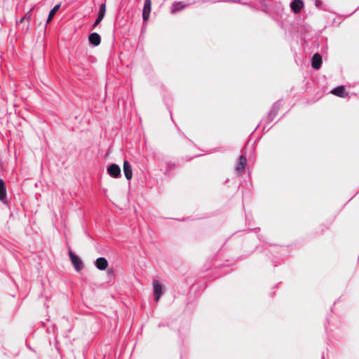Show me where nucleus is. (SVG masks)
<instances>
[{"mask_svg":"<svg viewBox=\"0 0 359 359\" xmlns=\"http://www.w3.org/2000/svg\"><path fill=\"white\" fill-rule=\"evenodd\" d=\"M246 164H247V159H246L245 156H244L243 155H241L239 158V162H238V165L236 168V170L238 173L242 172L244 170Z\"/></svg>","mask_w":359,"mask_h":359,"instance_id":"9d476101","label":"nucleus"},{"mask_svg":"<svg viewBox=\"0 0 359 359\" xmlns=\"http://www.w3.org/2000/svg\"><path fill=\"white\" fill-rule=\"evenodd\" d=\"M105 13H106V5H105V4H102L100 6L98 17L100 18L103 19L105 15Z\"/></svg>","mask_w":359,"mask_h":359,"instance_id":"2eb2a0df","label":"nucleus"},{"mask_svg":"<svg viewBox=\"0 0 359 359\" xmlns=\"http://www.w3.org/2000/svg\"><path fill=\"white\" fill-rule=\"evenodd\" d=\"M6 196L7 194L5 182L3 180L0 179V201L4 203H7Z\"/></svg>","mask_w":359,"mask_h":359,"instance_id":"6e6552de","label":"nucleus"},{"mask_svg":"<svg viewBox=\"0 0 359 359\" xmlns=\"http://www.w3.org/2000/svg\"><path fill=\"white\" fill-rule=\"evenodd\" d=\"M95 265L99 270L104 271L108 266V262L104 257H99L95 260Z\"/></svg>","mask_w":359,"mask_h":359,"instance_id":"0eeeda50","label":"nucleus"},{"mask_svg":"<svg viewBox=\"0 0 359 359\" xmlns=\"http://www.w3.org/2000/svg\"><path fill=\"white\" fill-rule=\"evenodd\" d=\"M151 10V0H145L142 11V18L144 21H147L150 16Z\"/></svg>","mask_w":359,"mask_h":359,"instance_id":"7ed1b4c3","label":"nucleus"},{"mask_svg":"<svg viewBox=\"0 0 359 359\" xmlns=\"http://www.w3.org/2000/svg\"><path fill=\"white\" fill-rule=\"evenodd\" d=\"M322 65V57L319 53H316L313 55L312 57L311 65L312 67L315 69H318L320 68Z\"/></svg>","mask_w":359,"mask_h":359,"instance_id":"423d86ee","label":"nucleus"},{"mask_svg":"<svg viewBox=\"0 0 359 359\" xmlns=\"http://www.w3.org/2000/svg\"><path fill=\"white\" fill-rule=\"evenodd\" d=\"M331 93L338 97H345L346 95H345V88L343 86H340L334 88Z\"/></svg>","mask_w":359,"mask_h":359,"instance_id":"f8f14e48","label":"nucleus"},{"mask_svg":"<svg viewBox=\"0 0 359 359\" xmlns=\"http://www.w3.org/2000/svg\"><path fill=\"white\" fill-rule=\"evenodd\" d=\"M123 168L126 178L128 180H130L133 177V170L130 163L128 161H125L123 162Z\"/></svg>","mask_w":359,"mask_h":359,"instance_id":"39448f33","label":"nucleus"},{"mask_svg":"<svg viewBox=\"0 0 359 359\" xmlns=\"http://www.w3.org/2000/svg\"><path fill=\"white\" fill-rule=\"evenodd\" d=\"M101 38L97 33H93L89 36V42L93 46H98L100 43Z\"/></svg>","mask_w":359,"mask_h":359,"instance_id":"9b49d317","label":"nucleus"},{"mask_svg":"<svg viewBox=\"0 0 359 359\" xmlns=\"http://www.w3.org/2000/svg\"><path fill=\"white\" fill-rule=\"evenodd\" d=\"M102 20V18H100L99 17H97V20H95V23H94V25H93V26H94V27L97 26V25L100 23V22H101Z\"/></svg>","mask_w":359,"mask_h":359,"instance_id":"f3484780","label":"nucleus"},{"mask_svg":"<svg viewBox=\"0 0 359 359\" xmlns=\"http://www.w3.org/2000/svg\"><path fill=\"white\" fill-rule=\"evenodd\" d=\"M60 8V4H57L55 6H54V8L50 11L48 19H47V23H49L52 20L53 18L54 17V15H55V13H57V11L59 10Z\"/></svg>","mask_w":359,"mask_h":359,"instance_id":"4468645a","label":"nucleus"},{"mask_svg":"<svg viewBox=\"0 0 359 359\" xmlns=\"http://www.w3.org/2000/svg\"><path fill=\"white\" fill-rule=\"evenodd\" d=\"M27 19V20H30V15L29 13L26 14L23 18H22L20 20V22H23L24 20Z\"/></svg>","mask_w":359,"mask_h":359,"instance_id":"dca6fc26","label":"nucleus"},{"mask_svg":"<svg viewBox=\"0 0 359 359\" xmlns=\"http://www.w3.org/2000/svg\"><path fill=\"white\" fill-rule=\"evenodd\" d=\"M70 260L76 271H80L83 267V262L77 255H76L71 250L68 252Z\"/></svg>","mask_w":359,"mask_h":359,"instance_id":"f257e3e1","label":"nucleus"},{"mask_svg":"<svg viewBox=\"0 0 359 359\" xmlns=\"http://www.w3.org/2000/svg\"><path fill=\"white\" fill-rule=\"evenodd\" d=\"M107 172L111 177L117 178L121 175V168L118 165L113 163L108 167Z\"/></svg>","mask_w":359,"mask_h":359,"instance_id":"20e7f679","label":"nucleus"},{"mask_svg":"<svg viewBox=\"0 0 359 359\" xmlns=\"http://www.w3.org/2000/svg\"><path fill=\"white\" fill-rule=\"evenodd\" d=\"M184 8H185V4H184L182 2H180V1L175 2L172 4V7L170 12L172 14H174L178 11H182Z\"/></svg>","mask_w":359,"mask_h":359,"instance_id":"ddd939ff","label":"nucleus"},{"mask_svg":"<svg viewBox=\"0 0 359 359\" xmlns=\"http://www.w3.org/2000/svg\"><path fill=\"white\" fill-rule=\"evenodd\" d=\"M154 288V295L156 302H158L162 294L163 293V285L158 280H154L152 283Z\"/></svg>","mask_w":359,"mask_h":359,"instance_id":"f03ea898","label":"nucleus"},{"mask_svg":"<svg viewBox=\"0 0 359 359\" xmlns=\"http://www.w3.org/2000/svg\"><path fill=\"white\" fill-rule=\"evenodd\" d=\"M304 6V3L302 0H293L291 4V9L295 13H299Z\"/></svg>","mask_w":359,"mask_h":359,"instance_id":"1a4fd4ad","label":"nucleus"}]
</instances>
